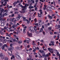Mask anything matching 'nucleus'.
I'll return each mask as SVG.
<instances>
[{"label": "nucleus", "mask_w": 60, "mask_h": 60, "mask_svg": "<svg viewBox=\"0 0 60 60\" xmlns=\"http://www.w3.org/2000/svg\"><path fill=\"white\" fill-rule=\"evenodd\" d=\"M33 49H36V47H35V46H33Z\"/></svg>", "instance_id": "nucleus-31"}, {"label": "nucleus", "mask_w": 60, "mask_h": 60, "mask_svg": "<svg viewBox=\"0 0 60 60\" xmlns=\"http://www.w3.org/2000/svg\"><path fill=\"white\" fill-rule=\"evenodd\" d=\"M6 35L7 36H9V37H11V36L10 35V34H8V33H6Z\"/></svg>", "instance_id": "nucleus-20"}, {"label": "nucleus", "mask_w": 60, "mask_h": 60, "mask_svg": "<svg viewBox=\"0 0 60 60\" xmlns=\"http://www.w3.org/2000/svg\"><path fill=\"white\" fill-rule=\"evenodd\" d=\"M58 28H56V29H58L59 28H60V25H58Z\"/></svg>", "instance_id": "nucleus-19"}, {"label": "nucleus", "mask_w": 60, "mask_h": 60, "mask_svg": "<svg viewBox=\"0 0 60 60\" xmlns=\"http://www.w3.org/2000/svg\"><path fill=\"white\" fill-rule=\"evenodd\" d=\"M35 32L37 34H39V32L37 31H35Z\"/></svg>", "instance_id": "nucleus-56"}, {"label": "nucleus", "mask_w": 60, "mask_h": 60, "mask_svg": "<svg viewBox=\"0 0 60 60\" xmlns=\"http://www.w3.org/2000/svg\"><path fill=\"white\" fill-rule=\"evenodd\" d=\"M27 6H29V4H25V8H26V7H27Z\"/></svg>", "instance_id": "nucleus-21"}, {"label": "nucleus", "mask_w": 60, "mask_h": 60, "mask_svg": "<svg viewBox=\"0 0 60 60\" xmlns=\"http://www.w3.org/2000/svg\"><path fill=\"white\" fill-rule=\"evenodd\" d=\"M1 25L2 26H4V23H1Z\"/></svg>", "instance_id": "nucleus-29"}, {"label": "nucleus", "mask_w": 60, "mask_h": 60, "mask_svg": "<svg viewBox=\"0 0 60 60\" xmlns=\"http://www.w3.org/2000/svg\"><path fill=\"white\" fill-rule=\"evenodd\" d=\"M25 30H26L25 29H23V33L24 34H25V33H26Z\"/></svg>", "instance_id": "nucleus-30"}, {"label": "nucleus", "mask_w": 60, "mask_h": 60, "mask_svg": "<svg viewBox=\"0 0 60 60\" xmlns=\"http://www.w3.org/2000/svg\"><path fill=\"white\" fill-rule=\"evenodd\" d=\"M16 21H17V20H15L14 21H13L14 22V23L15 24V23H16Z\"/></svg>", "instance_id": "nucleus-40"}, {"label": "nucleus", "mask_w": 60, "mask_h": 60, "mask_svg": "<svg viewBox=\"0 0 60 60\" xmlns=\"http://www.w3.org/2000/svg\"><path fill=\"white\" fill-rule=\"evenodd\" d=\"M0 34H1V35H3L4 34V33H3V32L1 31V30H0Z\"/></svg>", "instance_id": "nucleus-27"}, {"label": "nucleus", "mask_w": 60, "mask_h": 60, "mask_svg": "<svg viewBox=\"0 0 60 60\" xmlns=\"http://www.w3.org/2000/svg\"><path fill=\"white\" fill-rule=\"evenodd\" d=\"M43 35H45V32H44V31L43 32Z\"/></svg>", "instance_id": "nucleus-42"}, {"label": "nucleus", "mask_w": 60, "mask_h": 60, "mask_svg": "<svg viewBox=\"0 0 60 60\" xmlns=\"http://www.w3.org/2000/svg\"><path fill=\"white\" fill-rule=\"evenodd\" d=\"M13 47L11 46L10 48L8 49L9 50H10V52H8V54H9L10 56H12V49H13Z\"/></svg>", "instance_id": "nucleus-1"}, {"label": "nucleus", "mask_w": 60, "mask_h": 60, "mask_svg": "<svg viewBox=\"0 0 60 60\" xmlns=\"http://www.w3.org/2000/svg\"><path fill=\"white\" fill-rule=\"evenodd\" d=\"M0 11L1 13H2L3 11H4V8L2 9L1 7H0Z\"/></svg>", "instance_id": "nucleus-7"}, {"label": "nucleus", "mask_w": 60, "mask_h": 60, "mask_svg": "<svg viewBox=\"0 0 60 60\" xmlns=\"http://www.w3.org/2000/svg\"><path fill=\"white\" fill-rule=\"evenodd\" d=\"M39 23H41V20H40L38 21Z\"/></svg>", "instance_id": "nucleus-49"}, {"label": "nucleus", "mask_w": 60, "mask_h": 60, "mask_svg": "<svg viewBox=\"0 0 60 60\" xmlns=\"http://www.w3.org/2000/svg\"><path fill=\"white\" fill-rule=\"evenodd\" d=\"M36 31H37V29L35 28L34 29V32H35Z\"/></svg>", "instance_id": "nucleus-45"}, {"label": "nucleus", "mask_w": 60, "mask_h": 60, "mask_svg": "<svg viewBox=\"0 0 60 60\" xmlns=\"http://www.w3.org/2000/svg\"><path fill=\"white\" fill-rule=\"evenodd\" d=\"M48 49L49 51L50 52H51V51H50V50L51 49V48H48Z\"/></svg>", "instance_id": "nucleus-33"}, {"label": "nucleus", "mask_w": 60, "mask_h": 60, "mask_svg": "<svg viewBox=\"0 0 60 60\" xmlns=\"http://www.w3.org/2000/svg\"><path fill=\"white\" fill-rule=\"evenodd\" d=\"M15 55H19V54L18 52H16L15 53Z\"/></svg>", "instance_id": "nucleus-23"}, {"label": "nucleus", "mask_w": 60, "mask_h": 60, "mask_svg": "<svg viewBox=\"0 0 60 60\" xmlns=\"http://www.w3.org/2000/svg\"><path fill=\"white\" fill-rule=\"evenodd\" d=\"M57 54L58 56H60V55L59 54V52H57Z\"/></svg>", "instance_id": "nucleus-25"}, {"label": "nucleus", "mask_w": 60, "mask_h": 60, "mask_svg": "<svg viewBox=\"0 0 60 60\" xmlns=\"http://www.w3.org/2000/svg\"><path fill=\"white\" fill-rule=\"evenodd\" d=\"M6 12V13H8V11H7V9H6L4 11H3L2 12H3L4 13V12Z\"/></svg>", "instance_id": "nucleus-12"}, {"label": "nucleus", "mask_w": 60, "mask_h": 60, "mask_svg": "<svg viewBox=\"0 0 60 60\" xmlns=\"http://www.w3.org/2000/svg\"><path fill=\"white\" fill-rule=\"evenodd\" d=\"M13 16H14V14H12V15L11 16L12 17H13Z\"/></svg>", "instance_id": "nucleus-51"}, {"label": "nucleus", "mask_w": 60, "mask_h": 60, "mask_svg": "<svg viewBox=\"0 0 60 60\" xmlns=\"http://www.w3.org/2000/svg\"><path fill=\"white\" fill-rule=\"evenodd\" d=\"M13 33H14V34H18V33L16 32L15 31H14L13 32Z\"/></svg>", "instance_id": "nucleus-35"}, {"label": "nucleus", "mask_w": 60, "mask_h": 60, "mask_svg": "<svg viewBox=\"0 0 60 60\" xmlns=\"http://www.w3.org/2000/svg\"><path fill=\"white\" fill-rule=\"evenodd\" d=\"M23 21H27V20L26 19L25 17H23Z\"/></svg>", "instance_id": "nucleus-15"}, {"label": "nucleus", "mask_w": 60, "mask_h": 60, "mask_svg": "<svg viewBox=\"0 0 60 60\" xmlns=\"http://www.w3.org/2000/svg\"><path fill=\"white\" fill-rule=\"evenodd\" d=\"M5 60H8V58L7 57H6L4 59Z\"/></svg>", "instance_id": "nucleus-46"}, {"label": "nucleus", "mask_w": 60, "mask_h": 60, "mask_svg": "<svg viewBox=\"0 0 60 60\" xmlns=\"http://www.w3.org/2000/svg\"><path fill=\"white\" fill-rule=\"evenodd\" d=\"M15 14H18L19 13V12H15L14 13Z\"/></svg>", "instance_id": "nucleus-54"}, {"label": "nucleus", "mask_w": 60, "mask_h": 60, "mask_svg": "<svg viewBox=\"0 0 60 60\" xmlns=\"http://www.w3.org/2000/svg\"><path fill=\"white\" fill-rule=\"evenodd\" d=\"M3 54L2 53H1L0 54V57H2V56H3Z\"/></svg>", "instance_id": "nucleus-62"}, {"label": "nucleus", "mask_w": 60, "mask_h": 60, "mask_svg": "<svg viewBox=\"0 0 60 60\" xmlns=\"http://www.w3.org/2000/svg\"><path fill=\"white\" fill-rule=\"evenodd\" d=\"M29 31L31 32H34V28L33 27L31 26L29 27Z\"/></svg>", "instance_id": "nucleus-2"}, {"label": "nucleus", "mask_w": 60, "mask_h": 60, "mask_svg": "<svg viewBox=\"0 0 60 60\" xmlns=\"http://www.w3.org/2000/svg\"><path fill=\"white\" fill-rule=\"evenodd\" d=\"M17 4V2H15L13 3L14 4Z\"/></svg>", "instance_id": "nucleus-50"}, {"label": "nucleus", "mask_w": 60, "mask_h": 60, "mask_svg": "<svg viewBox=\"0 0 60 60\" xmlns=\"http://www.w3.org/2000/svg\"><path fill=\"white\" fill-rule=\"evenodd\" d=\"M4 16H7V14L6 13L3 14L2 16H3V17H4Z\"/></svg>", "instance_id": "nucleus-14"}, {"label": "nucleus", "mask_w": 60, "mask_h": 60, "mask_svg": "<svg viewBox=\"0 0 60 60\" xmlns=\"http://www.w3.org/2000/svg\"><path fill=\"white\" fill-rule=\"evenodd\" d=\"M12 27L13 28H15V26H14V25L12 26Z\"/></svg>", "instance_id": "nucleus-59"}, {"label": "nucleus", "mask_w": 60, "mask_h": 60, "mask_svg": "<svg viewBox=\"0 0 60 60\" xmlns=\"http://www.w3.org/2000/svg\"><path fill=\"white\" fill-rule=\"evenodd\" d=\"M26 41H30V40L28 38H26Z\"/></svg>", "instance_id": "nucleus-13"}, {"label": "nucleus", "mask_w": 60, "mask_h": 60, "mask_svg": "<svg viewBox=\"0 0 60 60\" xmlns=\"http://www.w3.org/2000/svg\"><path fill=\"white\" fill-rule=\"evenodd\" d=\"M56 35H55L53 36V38L54 39H55V38H56Z\"/></svg>", "instance_id": "nucleus-52"}, {"label": "nucleus", "mask_w": 60, "mask_h": 60, "mask_svg": "<svg viewBox=\"0 0 60 60\" xmlns=\"http://www.w3.org/2000/svg\"><path fill=\"white\" fill-rule=\"evenodd\" d=\"M21 7H22V8H25V6H23L21 5Z\"/></svg>", "instance_id": "nucleus-57"}, {"label": "nucleus", "mask_w": 60, "mask_h": 60, "mask_svg": "<svg viewBox=\"0 0 60 60\" xmlns=\"http://www.w3.org/2000/svg\"><path fill=\"white\" fill-rule=\"evenodd\" d=\"M2 50H4V48L5 47L4 46V45H2Z\"/></svg>", "instance_id": "nucleus-26"}, {"label": "nucleus", "mask_w": 60, "mask_h": 60, "mask_svg": "<svg viewBox=\"0 0 60 60\" xmlns=\"http://www.w3.org/2000/svg\"><path fill=\"white\" fill-rule=\"evenodd\" d=\"M26 8H23L22 9V13H25L26 12V10H25L26 9Z\"/></svg>", "instance_id": "nucleus-4"}, {"label": "nucleus", "mask_w": 60, "mask_h": 60, "mask_svg": "<svg viewBox=\"0 0 60 60\" xmlns=\"http://www.w3.org/2000/svg\"><path fill=\"white\" fill-rule=\"evenodd\" d=\"M35 2H36V4H37V2H38V0H36Z\"/></svg>", "instance_id": "nucleus-53"}, {"label": "nucleus", "mask_w": 60, "mask_h": 60, "mask_svg": "<svg viewBox=\"0 0 60 60\" xmlns=\"http://www.w3.org/2000/svg\"><path fill=\"white\" fill-rule=\"evenodd\" d=\"M36 49H34V50H33V52H35V51H36Z\"/></svg>", "instance_id": "nucleus-63"}, {"label": "nucleus", "mask_w": 60, "mask_h": 60, "mask_svg": "<svg viewBox=\"0 0 60 60\" xmlns=\"http://www.w3.org/2000/svg\"><path fill=\"white\" fill-rule=\"evenodd\" d=\"M40 41L41 42H43V39L41 40Z\"/></svg>", "instance_id": "nucleus-61"}, {"label": "nucleus", "mask_w": 60, "mask_h": 60, "mask_svg": "<svg viewBox=\"0 0 60 60\" xmlns=\"http://www.w3.org/2000/svg\"><path fill=\"white\" fill-rule=\"evenodd\" d=\"M19 47H17L15 48V49H19Z\"/></svg>", "instance_id": "nucleus-41"}, {"label": "nucleus", "mask_w": 60, "mask_h": 60, "mask_svg": "<svg viewBox=\"0 0 60 60\" xmlns=\"http://www.w3.org/2000/svg\"><path fill=\"white\" fill-rule=\"evenodd\" d=\"M38 16L39 17L41 18V14H38Z\"/></svg>", "instance_id": "nucleus-37"}, {"label": "nucleus", "mask_w": 60, "mask_h": 60, "mask_svg": "<svg viewBox=\"0 0 60 60\" xmlns=\"http://www.w3.org/2000/svg\"><path fill=\"white\" fill-rule=\"evenodd\" d=\"M10 42H12V41L11 40H12V38L11 37H10Z\"/></svg>", "instance_id": "nucleus-17"}, {"label": "nucleus", "mask_w": 60, "mask_h": 60, "mask_svg": "<svg viewBox=\"0 0 60 60\" xmlns=\"http://www.w3.org/2000/svg\"><path fill=\"white\" fill-rule=\"evenodd\" d=\"M14 19H15V18H11L10 19V22H13V20Z\"/></svg>", "instance_id": "nucleus-9"}, {"label": "nucleus", "mask_w": 60, "mask_h": 60, "mask_svg": "<svg viewBox=\"0 0 60 60\" xmlns=\"http://www.w3.org/2000/svg\"><path fill=\"white\" fill-rule=\"evenodd\" d=\"M2 44L1 43H0V49H2Z\"/></svg>", "instance_id": "nucleus-24"}, {"label": "nucleus", "mask_w": 60, "mask_h": 60, "mask_svg": "<svg viewBox=\"0 0 60 60\" xmlns=\"http://www.w3.org/2000/svg\"><path fill=\"white\" fill-rule=\"evenodd\" d=\"M1 22H2V23H4V22H6V21H5V19H4L1 21Z\"/></svg>", "instance_id": "nucleus-16"}, {"label": "nucleus", "mask_w": 60, "mask_h": 60, "mask_svg": "<svg viewBox=\"0 0 60 60\" xmlns=\"http://www.w3.org/2000/svg\"><path fill=\"white\" fill-rule=\"evenodd\" d=\"M11 59L12 60H15V57H14V56L13 55L12 56V57H11Z\"/></svg>", "instance_id": "nucleus-6"}, {"label": "nucleus", "mask_w": 60, "mask_h": 60, "mask_svg": "<svg viewBox=\"0 0 60 60\" xmlns=\"http://www.w3.org/2000/svg\"><path fill=\"white\" fill-rule=\"evenodd\" d=\"M44 26L45 27H48V26H47V24H44Z\"/></svg>", "instance_id": "nucleus-34"}, {"label": "nucleus", "mask_w": 60, "mask_h": 60, "mask_svg": "<svg viewBox=\"0 0 60 60\" xmlns=\"http://www.w3.org/2000/svg\"><path fill=\"white\" fill-rule=\"evenodd\" d=\"M27 34L29 36H30V37H32V33H29L28 32Z\"/></svg>", "instance_id": "nucleus-5"}, {"label": "nucleus", "mask_w": 60, "mask_h": 60, "mask_svg": "<svg viewBox=\"0 0 60 60\" xmlns=\"http://www.w3.org/2000/svg\"><path fill=\"white\" fill-rule=\"evenodd\" d=\"M13 36H14V37H15V38H16L17 37V36H16V35H14Z\"/></svg>", "instance_id": "nucleus-43"}, {"label": "nucleus", "mask_w": 60, "mask_h": 60, "mask_svg": "<svg viewBox=\"0 0 60 60\" xmlns=\"http://www.w3.org/2000/svg\"><path fill=\"white\" fill-rule=\"evenodd\" d=\"M39 52H40L41 53H45L44 52V51L42 50H39Z\"/></svg>", "instance_id": "nucleus-8"}, {"label": "nucleus", "mask_w": 60, "mask_h": 60, "mask_svg": "<svg viewBox=\"0 0 60 60\" xmlns=\"http://www.w3.org/2000/svg\"><path fill=\"white\" fill-rule=\"evenodd\" d=\"M24 28L23 29H25L26 30V29L27 28V27H26V26H25L24 27Z\"/></svg>", "instance_id": "nucleus-64"}, {"label": "nucleus", "mask_w": 60, "mask_h": 60, "mask_svg": "<svg viewBox=\"0 0 60 60\" xmlns=\"http://www.w3.org/2000/svg\"><path fill=\"white\" fill-rule=\"evenodd\" d=\"M19 19H20V18H21V17H20V16L19 15L17 17Z\"/></svg>", "instance_id": "nucleus-47"}, {"label": "nucleus", "mask_w": 60, "mask_h": 60, "mask_svg": "<svg viewBox=\"0 0 60 60\" xmlns=\"http://www.w3.org/2000/svg\"><path fill=\"white\" fill-rule=\"evenodd\" d=\"M18 43L21 44L22 43V42L21 41H19L18 42Z\"/></svg>", "instance_id": "nucleus-39"}, {"label": "nucleus", "mask_w": 60, "mask_h": 60, "mask_svg": "<svg viewBox=\"0 0 60 60\" xmlns=\"http://www.w3.org/2000/svg\"><path fill=\"white\" fill-rule=\"evenodd\" d=\"M48 18H49L50 19H51L53 18V17L50 16V15H48Z\"/></svg>", "instance_id": "nucleus-10"}, {"label": "nucleus", "mask_w": 60, "mask_h": 60, "mask_svg": "<svg viewBox=\"0 0 60 60\" xmlns=\"http://www.w3.org/2000/svg\"><path fill=\"white\" fill-rule=\"evenodd\" d=\"M32 1V0H28V4H29V2L31 3Z\"/></svg>", "instance_id": "nucleus-28"}, {"label": "nucleus", "mask_w": 60, "mask_h": 60, "mask_svg": "<svg viewBox=\"0 0 60 60\" xmlns=\"http://www.w3.org/2000/svg\"><path fill=\"white\" fill-rule=\"evenodd\" d=\"M15 56L17 58V59H18L19 60H21V58L20 57V56L19 55H15Z\"/></svg>", "instance_id": "nucleus-3"}, {"label": "nucleus", "mask_w": 60, "mask_h": 60, "mask_svg": "<svg viewBox=\"0 0 60 60\" xmlns=\"http://www.w3.org/2000/svg\"><path fill=\"white\" fill-rule=\"evenodd\" d=\"M37 21L36 20V19L35 18L34 20V21L35 22V23H36V22Z\"/></svg>", "instance_id": "nucleus-44"}, {"label": "nucleus", "mask_w": 60, "mask_h": 60, "mask_svg": "<svg viewBox=\"0 0 60 60\" xmlns=\"http://www.w3.org/2000/svg\"><path fill=\"white\" fill-rule=\"evenodd\" d=\"M14 25L15 27H17V24H14Z\"/></svg>", "instance_id": "nucleus-58"}, {"label": "nucleus", "mask_w": 60, "mask_h": 60, "mask_svg": "<svg viewBox=\"0 0 60 60\" xmlns=\"http://www.w3.org/2000/svg\"><path fill=\"white\" fill-rule=\"evenodd\" d=\"M44 6H45L44 8H43V9L44 10H46V7H47V6H45V5H44Z\"/></svg>", "instance_id": "nucleus-18"}, {"label": "nucleus", "mask_w": 60, "mask_h": 60, "mask_svg": "<svg viewBox=\"0 0 60 60\" xmlns=\"http://www.w3.org/2000/svg\"><path fill=\"white\" fill-rule=\"evenodd\" d=\"M37 5V4H35V5L34 6V7H35Z\"/></svg>", "instance_id": "nucleus-60"}, {"label": "nucleus", "mask_w": 60, "mask_h": 60, "mask_svg": "<svg viewBox=\"0 0 60 60\" xmlns=\"http://www.w3.org/2000/svg\"><path fill=\"white\" fill-rule=\"evenodd\" d=\"M42 31H43V29H42V28H41L40 29V32H42Z\"/></svg>", "instance_id": "nucleus-22"}, {"label": "nucleus", "mask_w": 60, "mask_h": 60, "mask_svg": "<svg viewBox=\"0 0 60 60\" xmlns=\"http://www.w3.org/2000/svg\"><path fill=\"white\" fill-rule=\"evenodd\" d=\"M35 25H36V26H38V23H35Z\"/></svg>", "instance_id": "nucleus-55"}, {"label": "nucleus", "mask_w": 60, "mask_h": 60, "mask_svg": "<svg viewBox=\"0 0 60 60\" xmlns=\"http://www.w3.org/2000/svg\"><path fill=\"white\" fill-rule=\"evenodd\" d=\"M3 46H4V47H7V45L6 44H4V45H3Z\"/></svg>", "instance_id": "nucleus-48"}, {"label": "nucleus", "mask_w": 60, "mask_h": 60, "mask_svg": "<svg viewBox=\"0 0 60 60\" xmlns=\"http://www.w3.org/2000/svg\"><path fill=\"white\" fill-rule=\"evenodd\" d=\"M27 24H29L30 23V21L28 20H27Z\"/></svg>", "instance_id": "nucleus-38"}, {"label": "nucleus", "mask_w": 60, "mask_h": 60, "mask_svg": "<svg viewBox=\"0 0 60 60\" xmlns=\"http://www.w3.org/2000/svg\"><path fill=\"white\" fill-rule=\"evenodd\" d=\"M1 57V59H4V56L3 55Z\"/></svg>", "instance_id": "nucleus-32"}, {"label": "nucleus", "mask_w": 60, "mask_h": 60, "mask_svg": "<svg viewBox=\"0 0 60 60\" xmlns=\"http://www.w3.org/2000/svg\"><path fill=\"white\" fill-rule=\"evenodd\" d=\"M45 52H43V53H42V56H43V57H46V55H45Z\"/></svg>", "instance_id": "nucleus-11"}, {"label": "nucleus", "mask_w": 60, "mask_h": 60, "mask_svg": "<svg viewBox=\"0 0 60 60\" xmlns=\"http://www.w3.org/2000/svg\"><path fill=\"white\" fill-rule=\"evenodd\" d=\"M32 1L31 3L32 4H34L35 2L34 0H32Z\"/></svg>", "instance_id": "nucleus-36"}]
</instances>
